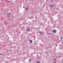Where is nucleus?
Returning a JSON list of instances; mask_svg holds the SVG:
<instances>
[{"label": "nucleus", "instance_id": "obj_3", "mask_svg": "<svg viewBox=\"0 0 63 63\" xmlns=\"http://www.w3.org/2000/svg\"><path fill=\"white\" fill-rule=\"evenodd\" d=\"M26 31H30V29H29V28H28L26 30Z\"/></svg>", "mask_w": 63, "mask_h": 63}, {"label": "nucleus", "instance_id": "obj_7", "mask_svg": "<svg viewBox=\"0 0 63 63\" xmlns=\"http://www.w3.org/2000/svg\"><path fill=\"white\" fill-rule=\"evenodd\" d=\"M51 7H54V5H51L50 6Z\"/></svg>", "mask_w": 63, "mask_h": 63}, {"label": "nucleus", "instance_id": "obj_12", "mask_svg": "<svg viewBox=\"0 0 63 63\" xmlns=\"http://www.w3.org/2000/svg\"><path fill=\"white\" fill-rule=\"evenodd\" d=\"M51 33H49V34H50Z\"/></svg>", "mask_w": 63, "mask_h": 63}, {"label": "nucleus", "instance_id": "obj_8", "mask_svg": "<svg viewBox=\"0 0 63 63\" xmlns=\"http://www.w3.org/2000/svg\"><path fill=\"white\" fill-rule=\"evenodd\" d=\"M26 10H28V8H27L26 9Z\"/></svg>", "mask_w": 63, "mask_h": 63}, {"label": "nucleus", "instance_id": "obj_14", "mask_svg": "<svg viewBox=\"0 0 63 63\" xmlns=\"http://www.w3.org/2000/svg\"><path fill=\"white\" fill-rule=\"evenodd\" d=\"M54 63H56V62H55Z\"/></svg>", "mask_w": 63, "mask_h": 63}, {"label": "nucleus", "instance_id": "obj_15", "mask_svg": "<svg viewBox=\"0 0 63 63\" xmlns=\"http://www.w3.org/2000/svg\"><path fill=\"white\" fill-rule=\"evenodd\" d=\"M1 23H0V24Z\"/></svg>", "mask_w": 63, "mask_h": 63}, {"label": "nucleus", "instance_id": "obj_5", "mask_svg": "<svg viewBox=\"0 0 63 63\" xmlns=\"http://www.w3.org/2000/svg\"><path fill=\"white\" fill-rule=\"evenodd\" d=\"M42 32H40V35H42Z\"/></svg>", "mask_w": 63, "mask_h": 63}, {"label": "nucleus", "instance_id": "obj_9", "mask_svg": "<svg viewBox=\"0 0 63 63\" xmlns=\"http://www.w3.org/2000/svg\"><path fill=\"white\" fill-rule=\"evenodd\" d=\"M40 63V62H39V61L37 62V63Z\"/></svg>", "mask_w": 63, "mask_h": 63}, {"label": "nucleus", "instance_id": "obj_10", "mask_svg": "<svg viewBox=\"0 0 63 63\" xmlns=\"http://www.w3.org/2000/svg\"><path fill=\"white\" fill-rule=\"evenodd\" d=\"M31 60V59H29V62H30V60Z\"/></svg>", "mask_w": 63, "mask_h": 63}, {"label": "nucleus", "instance_id": "obj_2", "mask_svg": "<svg viewBox=\"0 0 63 63\" xmlns=\"http://www.w3.org/2000/svg\"><path fill=\"white\" fill-rule=\"evenodd\" d=\"M52 31L54 33H56V29H54V30H53Z\"/></svg>", "mask_w": 63, "mask_h": 63}, {"label": "nucleus", "instance_id": "obj_1", "mask_svg": "<svg viewBox=\"0 0 63 63\" xmlns=\"http://www.w3.org/2000/svg\"><path fill=\"white\" fill-rule=\"evenodd\" d=\"M10 15L11 13H8L7 14V16H8V17H10Z\"/></svg>", "mask_w": 63, "mask_h": 63}, {"label": "nucleus", "instance_id": "obj_13", "mask_svg": "<svg viewBox=\"0 0 63 63\" xmlns=\"http://www.w3.org/2000/svg\"><path fill=\"white\" fill-rule=\"evenodd\" d=\"M0 55H2V54H0Z\"/></svg>", "mask_w": 63, "mask_h": 63}, {"label": "nucleus", "instance_id": "obj_6", "mask_svg": "<svg viewBox=\"0 0 63 63\" xmlns=\"http://www.w3.org/2000/svg\"><path fill=\"white\" fill-rule=\"evenodd\" d=\"M30 42L31 43H32V40H30Z\"/></svg>", "mask_w": 63, "mask_h": 63}, {"label": "nucleus", "instance_id": "obj_11", "mask_svg": "<svg viewBox=\"0 0 63 63\" xmlns=\"http://www.w3.org/2000/svg\"><path fill=\"white\" fill-rule=\"evenodd\" d=\"M54 60H56V59H55V58H54Z\"/></svg>", "mask_w": 63, "mask_h": 63}, {"label": "nucleus", "instance_id": "obj_4", "mask_svg": "<svg viewBox=\"0 0 63 63\" xmlns=\"http://www.w3.org/2000/svg\"><path fill=\"white\" fill-rule=\"evenodd\" d=\"M61 41H63V37H62L61 39Z\"/></svg>", "mask_w": 63, "mask_h": 63}]
</instances>
